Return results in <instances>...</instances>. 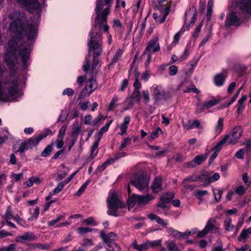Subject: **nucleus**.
Instances as JSON below:
<instances>
[{
	"label": "nucleus",
	"mask_w": 251,
	"mask_h": 251,
	"mask_svg": "<svg viewBox=\"0 0 251 251\" xmlns=\"http://www.w3.org/2000/svg\"><path fill=\"white\" fill-rule=\"evenodd\" d=\"M10 19H15L10 25V31L15 34L9 40L4 56V61L10 71L9 79L4 84L7 89L9 96L17 94L19 88V76L17 75L16 65L19 63L18 56L21 58L24 70L27 68V62L29 59V50L28 45L21 40L25 35L29 41H32L37 36L36 24L33 23L32 19L26 22L25 13L14 11L9 14Z\"/></svg>",
	"instance_id": "1"
},
{
	"label": "nucleus",
	"mask_w": 251,
	"mask_h": 251,
	"mask_svg": "<svg viewBox=\"0 0 251 251\" xmlns=\"http://www.w3.org/2000/svg\"><path fill=\"white\" fill-rule=\"evenodd\" d=\"M96 27H93L89 32V39L88 41V54L86 56L84 64L82 66L83 71L87 72L90 67L89 57L91 52H93V62L91 66L92 71L94 72L98 65L100 56L102 51V34L95 31Z\"/></svg>",
	"instance_id": "2"
},
{
	"label": "nucleus",
	"mask_w": 251,
	"mask_h": 251,
	"mask_svg": "<svg viewBox=\"0 0 251 251\" xmlns=\"http://www.w3.org/2000/svg\"><path fill=\"white\" fill-rule=\"evenodd\" d=\"M103 5V0H97L95 9L96 16L95 19L94 27H96L98 25L100 29H103L104 32L108 33L109 27L107 25V18L108 15L110 14V6H107L101 12Z\"/></svg>",
	"instance_id": "3"
},
{
	"label": "nucleus",
	"mask_w": 251,
	"mask_h": 251,
	"mask_svg": "<svg viewBox=\"0 0 251 251\" xmlns=\"http://www.w3.org/2000/svg\"><path fill=\"white\" fill-rule=\"evenodd\" d=\"M150 179L145 175L134 174L130 180V184L140 191H148Z\"/></svg>",
	"instance_id": "4"
},
{
	"label": "nucleus",
	"mask_w": 251,
	"mask_h": 251,
	"mask_svg": "<svg viewBox=\"0 0 251 251\" xmlns=\"http://www.w3.org/2000/svg\"><path fill=\"white\" fill-rule=\"evenodd\" d=\"M154 199L151 194L146 195H138L135 194L129 197L127 203L129 207H133L137 204L138 207H142L147 205L150 201Z\"/></svg>",
	"instance_id": "5"
},
{
	"label": "nucleus",
	"mask_w": 251,
	"mask_h": 251,
	"mask_svg": "<svg viewBox=\"0 0 251 251\" xmlns=\"http://www.w3.org/2000/svg\"><path fill=\"white\" fill-rule=\"evenodd\" d=\"M108 210L107 214L109 215L117 216V211L119 207H124L121 201L118 199L116 193L113 192L109 194L107 199Z\"/></svg>",
	"instance_id": "6"
},
{
	"label": "nucleus",
	"mask_w": 251,
	"mask_h": 251,
	"mask_svg": "<svg viewBox=\"0 0 251 251\" xmlns=\"http://www.w3.org/2000/svg\"><path fill=\"white\" fill-rule=\"evenodd\" d=\"M152 97L154 100V104H157L161 100H166L170 97L169 93L160 85H157L154 88Z\"/></svg>",
	"instance_id": "7"
},
{
	"label": "nucleus",
	"mask_w": 251,
	"mask_h": 251,
	"mask_svg": "<svg viewBox=\"0 0 251 251\" xmlns=\"http://www.w3.org/2000/svg\"><path fill=\"white\" fill-rule=\"evenodd\" d=\"M100 236L109 248H112V250L114 248L117 249L120 248L119 246L114 242L116 238V235L114 233L111 232L108 235H106L104 231H101Z\"/></svg>",
	"instance_id": "8"
},
{
	"label": "nucleus",
	"mask_w": 251,
	"mask_h": 251,
	"mask_svg": "<svg viewBox=\"0 0 251 251\" xmlns=\"http://www.w3.org/2000/svg\"><path fill=\"white\" fill-rule=\"evenodd\" d=\"M20 5L24 7L28 12L32 13L40 6L38 0H16Z\"/></svg>",
	"instance_id": "9"
},
{
	"label": "nucleus",
	"mask_w": 251,
	"mask_h": 251,
	"mask_svg": "<svg viewBox=\"0 0 251 251\" xmlns=\"http://www.w3.org/2000/svg\"><path fill=\"white\" fill-rule=\"evenodd\" d=\"M198 102L196 104V109L195 113L199 114V113L202 112L205 109H209L214 105H216L219 102V100L217 99H212L210 100L205 101L203 104L200 103V99L198 98Z\"/></svg>",
	"instance_id": "10"
},
{
	"label": "nucleus",
	"mask_w": 251,
	"mask_h": 251,
	"mask_svg": "<svg viewBox=\"0 0 251 251\" xmlns=\"http://www.w3.org/2000/svg\"><path fill=\"white\" fill-rule=\"evenodd\" d=\"M39 142L36 136L32 137L23 142L17 151L23 153L25 151L32 149L33 147L37 146Z\"/></svg>",
	"instance_id": "11"
},
{
	"label": "nucleus",
	"mask_w": 251,
	"mask_h": 251,
	"mask_svg": "<svg viewBox=\"0 0 251 251\" xmlns=\"http://www.w3.org/2000/svg\"><path fill=\"white\" fill-rule=\"evenodd\" d=\"M243 133V129L240 126H235L231 131L230 134H226L225 136H228L227 140L228 144H235L239 139L241 137Z\"/></svg>",
	"instance_id": "12"
},
{
	"label": "nucleus",
	"mask_w": 251,
	"mask_h": 251,
	"mask_svg": "<svg viewBox=\"0 0 251 251\" xmlns=\"http://www.w3.org/2000/svg\"><path fill=\"white\" fill-rule=\"evenodd\" d=\"M241 24V20L235 12H231L226 16L225 21V26L229 28L231 25L239 26Z\"/></svg>",
	"instance_id": "13"
},
{
	"label": "nucleus",
	"mask_w": 251,
	"mask_h": 251,
	"mask_svg": "<svg viewBox=\"0 0 251 251\" xmlns=\"http://www.w3.org/2000/svg\"><path fill=\"white\" fill-rule=\"evenodd\" d=\"M174 197V194H171L170 198L167 196H162L160 197L159 201L156 204V206L162 208L164 211L168 210L170 207L169 203L170 202L171 199Z\"/></svg>",
	"instance_id": "14"
},
{
	"label": "nucleus",
	"mask_w": 251,
	"mask_h": 251,
	"mask_svg": "<svg viewBox=\"0 0 251 251\" xmlns=\"http://www.w3.org/2000/svg\"><path fill=\"white\" fill-rule=\"evenodd\" d=\"M236 5L244 13L251 14V0H240Z\"/></svg>",
	"instance_id": "15"
},
{
	"label": "nucleus",
	"mask_w": 251,
	"mask_h": 251,
	"mask_svg": "<svg viewBox=\"0 0 251 251\" xmlns=\"http://www.w3.org/2000/svg\"><path fill=\"white\" fill-rule=\"evenodd\" d=\"M91 74V78L86 82L85 86V89L87 92H88L89 95L91 94L98 87V84L97 81L95 79L92 78L93 77V72H91L90 74Z\"/></svg>",
	"instance_id": "16"
},
{
	"label": "nucleus",
	"mask_w": 251,
	"mask_h": 251,
	"mask_svg": "<svg viewBox=\"0 0 251 251\" xmlns=\"http://www.w3.org/2000/svg\"><path fill=\"white\" fill-rule=\"evenodd\" d=\"M152 191L153 193H157L163 189L162 178L160 176L154 178L153 182L151 186Z\"/></svg>",
	"instance_id": "17"
},
{
	"label": "nucleus",
	"mask_w": 251,
	"mask_h": 251,
	"mask_svg": "<svg viewBox=\"0 0 251 251\" xmlns=\"http://www.w3.org/2000/svg\"><path fill=\"white\" fill-rule=\"evenodd\" d=\"M158 38H154L151 39L147 46L146 50L149 51L157 52L160 50V47L157 42Z\"/></svg>",
	"instance_id": "18"
},
{
	"label": "nucleus",
	"mask_w": 251,
	"mask_h": 251,
	"mask_svg": "<svg viewBox=\"0 0 251 251\" xmlns=\"http://www.w3.org/2000/svg\"><path fill=\"white\" fill-rule=\"evenodd\" d=\"M36 237L32 232H27L19 236L17 238L16 241L20 242H23V241H32L35 240Z\"/></svg>",
	"instance_id": "19"
},
{
	"label": "nucleus",
	"mask_w": 251,
	"mask_h": 251,
	"mask_svg": "<svg viewBox=\"0 0 251 251\" xmlns=\"http://www.w3.org/2000/svg\"><path fill=\"white\" fill-rule=\"evenodd\" d=\"M210 174L206 171L203 172L198 176L199 180L203 182V185L206 186L210 184Z\"/></svg>",
	"instance_id": "20"
},
{
	"label": "nucleus",
	"mask_w": 251,
	"mask_h": 251,
	"mask_svg": "<svg viewBox=\"0 0 251 251\" xmlns=\"http://www.w3.org/2000/svg\"><path fill=\"white\" fill-rule=\"evenodd\" d=\"M170 8V6H168V7L166 8V12L164 14V15L162 16H158V14L155 13H154L153 14V18L156 23H158L159 24H162L164 22L169 12Z\"/></svg>",
	"instance_id": "21"
},
{
	"label": "nucleus",
	"mask_w": 251,
	"mask_h": 251,
	"mask_svg": "<svg viewBox=\"0 0 251 251\" xmlns=\"http://www.w3.org/2000/svg\"><path fill=\"white\" fill-rule=\"evenodd\" d=\"M215 220L212 219H210L207 222V224L204 227L207 232L209 233L212 231L218 232L219 228L214 225Z\"/></svg>",
	"instance_id": "22"
},
{
	"label": "nucleus",
	"mask_w": 251,
	"mask_h": 251,
	"mask_svg": "<svg viewBox=\"0 0 251 251\" xmlns=\"http://www.w3.org/2000/svg\"><path fill=\"white\" fill-rule=\"evenodd\" d=\"M228 136H225L224 138L220 141L217 145L212 148V150L214 151V153H216L218 154L223 145L225 143H227V140H228Z\"/></svg>",
	"instance_id": "23"
},
{
	"label": "nucleus",
	"mask_w": 251,
	"mask_h": 251,
	"mask_svg": "<svg viewBox=\"0 0 251 251\" xmlns=\"http://www.w3.org/2000/svg\"><path fill=\"white\" fill-rule=\"evenodd\" d=\"M134 249L138 251H146L149 249V245L148 242H144L142 244L138 245L136 240L134 241L131 245Z\"/></svg>",
	"instance_id": "24"
},
{
	"label": "nucleus",
	"mask_w": 251,
	"mask_h": 251,
	"mask_svg": "<svg viewBox=\"0 0 251 251\" xmlns=\"http://www.w3.org/2000/svg\"><path fill=\"white\" fill-rule=\"evenodd\" d=\"M189 12L193 14V16L191 18L190 23L186 25L187 29H189L192 25L194 24L197 17V12L196 8L195 7H192L189 9Z\"/></svg>",
	"instance_id": "25"
},
{
	"label": "nucleus",
	"mask_w": 251,
	"mask_h": 251,
	"mask_svg": "<svg viewBox=\"0 0 251 251\" xmlns=\"http://www.w3.org/2000/svg\"><path fill=\"white\" fill-rule=\"evenodd\" d=\"M167 231L171 236L176 239H184L183 232H181L176 230H175L173 228H168Z\"/></svg>",
	"instance_id": "26"
},
{
	"label": "nucleus",
	"mask_w": 251,
	"mask_h": 251,
	"mask_svg": "<svg viewBox=\"0 0 251 251\" xmlns=\"http://www.w3.org/2000/svg\"><path fill=\"white\" fill-rule=\"evenodd\" d=\"M119 97L115 95L109 104L107 106L108 111H112L118 105V101H119Z\"/></svg>",
	"instance_id": "27"
},
{
	"label": "nucleus",
	"mask_w": 251,
	"mask_h": 251,
	"mask_svg": "<svg viewBox=\"0 0 251 251\" xmlns=\"http://www.w3.org/2000/svg\"><path fill=\"white\" fill-rule=\"evenodd\" d=\"M208 154L205 153L204 154H201L197 155L194 158V162L197 165H201L204 161L207 158Z\"/></svg>",
	"instance_id": "28"
},
{
	"label": "nucleus",
	"mask_w": 251,
	"mask_h": 251,
	"mask_svg": "<svg viewBox=\"0 0 251 251\" xmlns=\"http://www.w3.org/2000/svg\"><path fill=\"white\" fill-rule=\"evenodd\" d=\"M214 80L216 85L221 86L225 82V76L223 75L220 74L214 77Z\"/></svg>",
	"instance_id": "29"
},
{
	"label": "nucleus",
	"mask_w": 251,
	"mask_h": 251,
	"mask_svg": "<svg viewBox=\"0 0 251 251\" xmlns=\"http://www.w3.org/2000/svg\"><path fill=\"white\" fill-rule=\"evenodd\" d=\"M53 146V144H51L50 145H48L44 150V151L42 152L41 155L42 157H47L50 154L52 150V147Z\"/></svg>",
	"instance_id": "30"
},
{
	"label": "nucleus",
	"mask_w": 251,
	"mask_h": 251,
	"mask_svg": "<svg viewBox=\"0 0 251 251\" xmlns=\"http://www.w3.org/2000/svg\"><path fill=\"white\" fill-rule=\"evenodd\" d=\"M94 244L91 239H85L83 240L82 243H81V246L83 248V250H86L88 247L93 246Z\"/></svg>",
	"instance_id": "31"
},
{
	"label": "nucleus",
	"mask_w": 251,
	"mask_h": 251,
	"mask_svg": "<svg viewBox=\"0 0 251 251\" xmlns=\"http://www.w3.org/2000/svg\"><path fill=\"white\" fill-rule=\"evenodd\" d=\"M123 53V51L121 49H118L112 59V61L111 64L109 65H111L113 63H116L121 57L122 54Z\"/></svg>",
	"instance_id": "32"
},
{
	"label": "nucleus",
	"mask_w": 251,
	"mask_h": 251,
	"mask_svg": "<svg viewBox=\"0 0 251 251\" xmlns=\"http://www.w3.org/2000/svg\"><path fill=\"white\" fill-rule=\"evenodd\" d=\"M66 184L64 181H61L59 182L57 187L53 190L52 192H50V195H53L59 193L65 186Z\"/></svg>",
	"instance_id": "33"
},
{
	"label": "nucleus",
	"mask_w": 251,
	"mask_h": 251,
	"mask_svg": "<svg viewBox=\"0 0 251 251\" xmlns=\"http://www.w3.org/2000/svg\"><path fill=\"white\" fill-rule=\"evenodd\" d=\"M223 126L224 120L223 118H220L215 127V132L217 134H219L222 130Z\"/></svg>",
	"instance_id": "34"
},
{
	"label": "nucleus",
	"mask_w": 251,
	"mask_h": 251,
	"mask_svg": "<svg viewBox=\"0 0 251 251\" xmlns=\"http://www.w3.org/2000/svg\"><path fill=\"white\" fill-rule=\"evenodd\" d=\"M199 180L198 178V176H196L194 175L189 176H187L186 178H185L182 182V183H186L187 182H196Z\"/></svg>",
	"instance_id": "35"
},
{
	"label": "nucleus",
	"mask_w": 251,
	"mask_h": 251,
	"mask_svg": "<svg viewBox=\"0 0 251 251\" xmlns=\"http://www.w3.org/2000/svg\"><path fill=\"white\" fill-rule=\"evenodd\" d=\"M51 131L50 129H45L43 132L40 133L38 135L36 136V137L40 142L44 138L46 137L48 135L51 134Z\"/></svg>",
	"instance_id": "36"
},
{
	"label": "nucleus",
	"mask_w": 251,
	"mask_h": 251,
	"mask_svg": "<svg viewBox=\"0 0 251 251\" xmlns=\"http://www.w3.org/2000/svg\"><path fill=\"white\" fill-rule=\"evenodd\" d=\"M215 199L216 201L219 202L221 200L223 191L219 189H216L213 190Z\"/></svg>",
	"instance_id": "37"
},
{
	"label": "nucleus",
	"mask_w": 251,
	"mask_h": 251,
	"mask_svg": "<svg viewBox=\"0 0 251 251\" xmlns=\"http://www.w3.org/2000/svg\"><path fill=\"white\" fill-rule=\"evenodd\" d=\"M131 98L132 99H135L137 102L140 101V92L137 89H134L131 94Z\"/></svg>",
	"instance_id": "38"
},
{
	"label": "nucleus",
	"mask_w": 251,
	"mask_h": 251,
	"mask_svg": "<svg viewBox=\"0 0 251 251\" xmlns=\"http://www.w3.org/2000/svg\"><path fill=\"white\" fill-rule=\"evenodd\" d=\"M166 244L169 251H179L178 247L175 242L171 241L167 242Z\"/></svg>",
	"instance_id": "39"
},
{
	"label": "nucleus",
	"mask_w": 251,
	"mask_h": 251,
	"mask_svg": "<svg viewBox=\"0 0 251 251\" xmlns=\"http://www.w3.org/2000/svg\"><path fill=\"white\" fill-rule=\"evenodd\" d=\"M225 227L227 231H230L233 229L234 226L231 224V219L229 218H227L224 222Z\"/></svg>",
	"instance_id": "40"
},
{
	"label": "nucleus",
	"mask_w": 251,
	"mask_h": 251,
	"mask_svg": "<svg viewBox=\"0 0 251 251\" xmlns=\"http://www.w3.org/2000/svg\"><path fill=\"white\" fill-rule=\"evenodd\" d=\"M149 245V248L151 247L152 248L159 247L161 245L162 240L159 239L152 241H147Z\"/></svg>",
	"instance_id": "41"
},
{
	"label": "nucleus",
	"mask_w": 251,
	"mask_h": 251,
	"mask_svg": "<svg viewBox=\"0 0 251 251\" xmlns=\"http://www.w3.org/2000/svg\"><path fill=\"white\" fill-rule=\"evenodd\" d=\"M65 218V216L63 215H60L58 216L55 219L50 221L48 222V226H53L57 223L60 221L61 220Z\"/></svg>",
	"instance_id": "42"
},
{
	"label": "nucleus",
	"mask_w": 251,
	"mask_h": 251,
	"mask_svg": "<svg viewBox=\"0 0 251 251\" xmlns=\"http://www.w3.org/2000/svg\"><path fill=\"white\" fill-rule=\"evenodd\" d=\"M191 92L196 94H199L200 93V91L198 90L194 85L189 86L185 90H184V93H190Z\"/></svg>",
	"instance_id": "43"
},
{
	"label": "nucleus",
	"mask_w": 251,
	"mask_h": 251,
	"mask_svg": "<svg viewBox=\"0 0 251 251\" xmlns=\"http://www.w3.org/2000/svg\"><path fill=\"white\" fill-rule=\"evenodd\" d=\"M249 233L246 229L243 230L239 236L238 237V240L239 241H241L242 240H245L249 237Z\"/></svg>",
	"instance_id": "44"
},
{
	"label": "nucleus",
	"mask_w": 251,
	"mask_h": 251,
	"mask_svg": "<svg viewBox=\"0 0 251 251\" xmlns=\"http://www.w3.org/2000/svg\"><path fill=\"white\" fill-rule=\"evenodd\" d=\"M131 139L129 137H127L126 139H125L123 142L122 143L121 145L119 147V150L120 151L123 150L126 147L127 145L131 144Z\"/></svg>",
	"instance_id": "45"
},
{
	"label": "nucleus",
	"mask_w": 251,
	"mask_h": 251,
	"mask_svg": "<svg viewBox=\"0 0 251 251\" xmlns=\"http://www.w3.org/2000/svg\"><path fill=\"white\" fill-rule=\"evenodd\" d=\"M82 128L80 125L75 126L73 128L72 135L77 137L81 132Z\"/></svg>",
	"instance_id": "46"
},
{
	"label": "nucleus",
	"mask_w": 251,
	"mask_h": 251,
	"mask_svg": "<svg viewBox=\"0 0 251 251\" xmlns=\"http://www.w3.org/2000/svg\"><path fill=\"white\" fill-rule=\"evenodd\" d=\"M93 230L92 228L87 227H79L77 228V231L80 234H84Z\"/></svg>",
	"instance_id": "47"
},
{
	"label": "nucleus",
	"mask_w": 251,
	"mask_h": 251,
	"mask_svg": "<svg viewBox=\"0 0 251 251\" xmlns=\"http://www.w3.org/2000/svg\"><path fill=\"white\" fill-rule=\"evenodd\" d=\"M66 129H67V126H61L59 130L58 134L57 135V138L63 139V137L65 134Z\"/></svg>",
	"instance_id": "48"
},
{
	"label": "nucleus",
	"mask_w": 251,
	"mask_h": 251,
	"mask_svg": "<svg viewBox=\"0 0 251 251\" xmlns=\"http://www.w3.org/2000/svg\"><path fill=\"white\" fill-rule=\"evenodd\" d=\"M199 59L197 58H194L188 64V66H190L189 70L191 72L193 71L194 68L197 66Z\"/></svg>",
	"instance_id": "49"
},
{
	"label": "nucleus",
	"mask_w": 251,
	"mask_h": 251,
	"mask_svg": "<svg viewBox=\"0 0 251 251\" xmlns=\"http://www.w3.org/2000/svg\"><path fill=\"white\" fill-rule=\"evenodd\" d=\"M207 193L208 192L206 190H199L195 192V195L197 198L200 199L201 197L207 194Z\"/></svg>",
	"instance_id": "50"
},
{
	"label": "nucleus",
	"mask_w": 251,
	"mask_h": 251,
	"mask_svg": "<svg viewBox=\"0 0 251 251\" xmlns=\"http://www.w3.org/2000/svg\"><path fill=\"white\" fill-rule=\"evenodd\" d=\"M143 97L145 101L146 104L149 102L150 100V93L148 90L143 91L142 92Z\"/></svg>",
	"instance_id": "51"
},
{
	"label": "nucleus",
	"mask_w": 251,
	"mask_h": 251,
	"mask_svg": "<svg viewBox=\"0 0 251 251\" xmlns=\"http://www.w3.org/2000/svg\"><path fill=\"white\" fill-rule=\"evenodd\" d=\"M245 152V149H241L236 153L235 156L239 159H243Z\"/></svg>",
	"instance_id": "52"
},
{
	"label": "nucleus",
	"mask_w": 251,
	"mask_h": 251,
	"mask_svg": "<svg viewBox=\"0 0 251 251\" xmlns=\"http://www.w3.org/2000/svg\"><path fill=\"white\" fill-rule=\"evenodd\" d=\"M169 73L170 75H174L177 72V67L175 65H173L169 68Z\"/></svg>",
	"instance_id": "53"
},
{
	"label": "nucleus",
	"mask_w": 251,
	"mask_h": 251,
	"mask_svg": "<svg viewBox=\"0 0 251 251\" xmlns=\"http://www.w3.org/2000/svg\"><path fill=\"white\" fill-rule=\"evenodd\" d=\"M108 129L107 128V126L105 127L104 126H102L100 131L99 132L97 135V139L100 140L103 133L106 132Z\"/></svg>",
	"instance_id": "54"
},
{
	"label": "nucleus",
	"mask_w": 251,
	"mask_h": 251,
	"mask_svg": "<svg viewBox=\"0 0 251 251\" xmlns=\"http://www.w3.org/2000/svg\"><path fill=\"white\" fill-rule=\"evenodd\" d=\"M139 74H140L139 73H137L136 76L135 77V80L134 83H133V86L135 87V89H137V90H139V89L140 88H141V83H140V82L139 80V78H138Z\"/></svg>",
	"instance_id": "55"
},
{
	"label": "nucleus",
	"mask_w": 251,
	"mask_h": 251,
	"mask_svg": "<svg viewBox=\"0 0 251 251\" xmlns=\"http://www.w3.org/2000/svg\"><path fill=\"white\" fill-rule=\"evenodd\" d=\"M201 27H202V25L201 24H200L198 26H197L195 30H194V31L193 33V36L194 38H197L199 36V33L201 30Z\"/></svg>",
	"instance_id": "56"
},
{
	"label": "nucleus",
	"mask_w": 251,
	"mask_h": 251,
	"mask_svg": "<svg viewBox=\"0 0 251 251\" xmlns=\"http://www.w3.org/2000/svg\"><path fill=\"white\" fill-rule=\"evenodd\" d=\"M63 95H68L69 97L72 96L74 94V91L71 88H66L64 90L62 93Z\"/></svg>",
	"instance_id": "57"
},
{
	"label": "nucleus",
	"mask_w": 251,
	"mask_h": 251,
	"mask_svg": "<svg viewBox=\"0 0 251 251\" xmlns=\"http://www.w3.org/2000/svg\"><path fill=\"white\" fill-rule=\"evenodd\" d=\"M192 124V129L194 128H198L200 129L202 128V126H201V122L199 120H196L191 123Z\"/></svg>",
	"instance_id": "58"
},
{
	"label": "nucleus",
	"mask_w": 251,
	"mask_h": 251,
	"mask_svg": "<svg viewBox=\"0 0 251 251\" xmlns=\"http://www.w3.org/2000/svg\"><path fill=\"white\" fill-rule=\"evenodd\" d=\"M161 131V129L158 127L154 131L152 132L150 138L151 140L156 138L159 135V131Z\"/></svg>",
	"instance_id": "59"
},
{
	"label": "nucleus",
	"mask_w": 251,
	"mask_h": 251,
	"mask_svg": "<svg viewBox=\"0 0 251 251\" xmlns=\"http://www.w3.org/2000/svg\"><path fill=\"white\" fill-rule=\"evenodd\" d=\"M5 251H15L17 245L15 244H10L7 247H3Z\"/></svg>",
	"instance_id": "60"
},
{
	"label": "nucleus",
	"mask_w": 251,
	"mask_h": 251,
	"mask_svg": "<svg viewBox=\"0 0 251 251\" xmlns=\"http://www.w3.org/2000/svg\"><path fill=\"white\" fill-rule=\"evenodd\" d=\"M100 140L97 139L96 141L94 143L91 151V155L94 153L95 151L99 147V143Z\"/></svg>",
	"instance_id": "61"
},
{
	"label": "nucleus",
	"mask_w": 251,
	"mask_h": 251,
	"mask_svg": "<svg viewBox=\"0 0 251 251\" xmlns=\"http://www.w3.org/2000/svg\"><path fill=\"white\" fill-rule=\"evenodd\" d=\"M87 78V76L86 75H82L80 76H78L77 78V83L80 85L82 86L83 84V83L85 81Z\"/></svg>",
	"instance_id": "62"
},
{
	"label": "nucleus",
	"mask_w": 251,
	"mask_h": 251,
	"mask_svg": "<svg viewBox=\"0 0 251 251\" xmlns=\"http://www.w3.org/2000/svg\"><path fill=\"white\" fill-rule=\"evenodd\" d=\"M156 222L161 225L163 227H166L168 225V222H165L164 219L160 218V217H158Z\"/></svg>",
	"instance_id": "63"
},
{
	"label": "nucleus",
	"mask_w": 251,
	"mask_h": 251,
	"mask_svg": "<svg viewBox=\"0 0 251 251\" xmlns=\"http://www.w3.org/2000/svg\"><path fill=\"white\" fill-rule=\"evenodd\" d=\"M220 178V175L216 173L213 176L210 175V183L218 180Z\"/></svg>",
	"instance_id": "64"
}]
</instances>
